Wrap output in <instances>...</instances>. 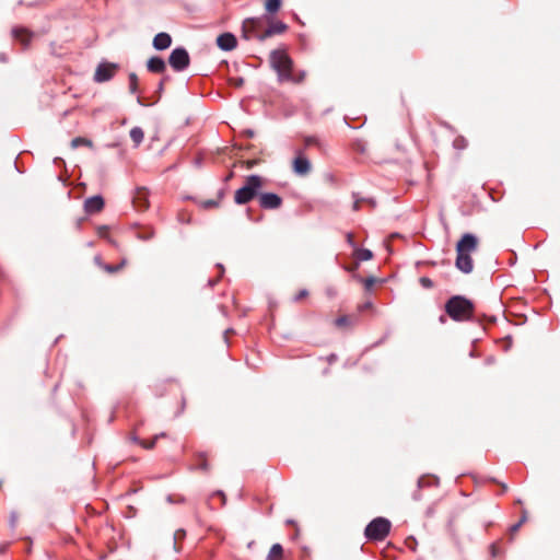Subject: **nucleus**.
<instances>
[{
    "mask_svg": "<svg viewBox=\"0 0 560 560\" xmlns=\"http://www.w3.org/2000/svg\"><path fill=\"white\" fill-rule=\"evenodd\" d=\"M168 62L175 71H184L190 63L189 54L184 47H177L171 52Z\"/></svg>",
    "mask_w": 560,
    "mask_h": 560,
    "instance_id": "6",
    "label": "nucleus"
},
{
    "mask_svg": "<svg viewBox=\"0 0 560 560\" xmlns=\"http://www.w3.org/2000/svg\"><path fill=\"white\" fill-rule=\"evenodd\" d=\"M213 495H218L221 498V505L225 504V495L222 491H217L215 493H213Z\"/></svg>",
    "mask_w": 560,
    "mask_h": 560,
    "instance_id": "37",
    "label": "nucleus"
},
{
    "mask_svg": "<svg viewBox=\"0 0 560 560\" xmlns=\"http://www.w3.org/2000/svg\"><path fill=\"white\" fill-rule=\"evenodd\" d=\"M390 530V522L384 517H376L365 527L364 534L369 540L382 541Z\"/></svg>",
    "mask_w": 560,
    "mask_h": 560,
    "instance_id": "5",
    "label": "nucleus"
},
{
    "mask_svg": "<svg viewBox=\"0 0 560 560\" xmlns=\"http://www.w3.org/2000/svg\"><path fill=\"white\" fill-rule=\"evenodd\" d=\"M161 436H164V434H161ZM159 438H160V435H155L154 439L151 441H144V440L139 441L138 439H135V440L138 441L143 448L151 450L154 447L155 442Z\"/></svg>",
    "mask_w": 560,
    "mask_h": 560,
    "instance_id": "28",
    "label": "nucleus"
},
{
    "mask_svg": "<svg viewBox=\"0 0 560 560\" xmlns=\"http://www.w3.org/2000/svg\"><path fill=\"white\" fill-rule=\"evenodd\" d=\"M266 22L268 23V27L264 31L266 39L273 35L283 34L288 30V25L281 21L266 18Z\"/></svg>",
    "mask_w": 560,
    "mask_h": 560,
    "instance_id": "9",
    "label": "nucleus"
},
{
    "mask_svg": "<svg viewBox=\"0 0 560 560\" xmlns=\"http://www.w3.org/2000/svg\"><path fill=\"white\" fill-rule=\"evenodd\" d=\"M104 207V200L101 196H93L85 200L84 209L88 213L100 212Z\"/></svg>",
    "mask_w": 560,
    "mask_h": 560,
    "instance_id": "15",
    "label": "nucleus"
},
{
    "mask_svg": "<svg viewBox=\"0 0 560 560\" xmlns=\"http://www.w3.org/2000/svg\"><path fill=\"white\" fill-rule=\"evenodd\" d=\"M217 282H218V279H215V280H209V285H210V287H213Z\"/></svg>",
    "mask_w": 560,
    "mask_h": 560,
    "instance_id": "43",
    "label": "nucleus"
},
{
    "mask_svg": "<svg viewBox=\"0 0 560 560\" xmlns=\"http://www.w3.org/2000/svg\"><path fill=\"white\" fill-rule=\"evenodd\" d=\"M218 206V202L214 201V200H208L205 202V207L206 208H213V207H217Z\"/></svg>",
    "mask_w": 560,
    "mask_h": 560,
    "instance_id": "38",
    "label": "nucleus"
},
{
    "mask_svg": "<svg viewBox=\"0 0 560 560\" xmlns=\"http://www.w3.org/2000/svg\"><path fill=\"white\" fill-rule=\"evenodd\" d=\"M265 180L259 175H249L245 178L244 185L234 194L236 205H246L259 195Z\"/></svg>",
    "mask_w": 560,
    "mask_h": 560,
    "instance_id": "3",
    "label": "nucleus"
},
{
    "mask_svg": "<svg viewBox=\"0 0 560 560\" xmlns=\"http://www.w3.org/2000/svg\"><path fill=\"white\" fill-rule=\"evenodd\" d=\"M346 236H347L348 244L355 248V243H354V240H353V234L352 233H347Z\"/></svg>",
    "mask_w": 560,
    "mask_h": 560,
    "instance_id": "36",
    "label": "nucleus"
},
{
    "mask_svg": "<svg viewBox=\"0 0 560 560\" xmlns=\"http://www.w3.org/2000/svg\"><path fill=\"white\" fill-rule=\"evenodd\" d=\"M0 60H1V61H5V60H7V58L4 57V55H3V54H0Z\"/></svg>",
    "mask_w": 560,
    "mask_h": 560,
    "instance_id": "46",
    "label": "nucleus"
},
{
    "mask_svg": "<svg viewBox=\"0 0 560 560\" xmlns=\"http://www.w3.org/2000/svg\"><path fill=\"white\" fill-rule=\"evenodd\" d=\"M521 526H522V525H521V523H516V524H514V525L511 527V533H512V534L516 533V532L520 529V527H521Z\"/></svg>",
    "mask_w": 560,
    "mask_h": 560,
    "instance_id": "39",
    "label": "nucleus"
},
{
    "mask_svg": "<svg viewBox=\"0 0 560 560\" xmlns=\"http://www.w3.org/2000/svg\"><path fill=\"white\" fill-rule=\"evenodd\" d=\"M167 80V78H164L163 80H161V82L159 83V92H161L164 88V83L165 81Z\"/></svg>",
    "mask_w": 560,
    "mask_h": 560,
    "instance_id": "40",
    "label": "nucleus"
},
{
    "mask_svg": "<svg viewBox=\"0 0 560 560\" xmlns=\"http://www.w3.org/2000/svg\"><path fill=\"white\" fill-rule=\"evenodd\" d=\"M218 267L220 268V276L223 273L224 269H223V266L222 265H218Z\"/></svg>",
    "mask_w": 560,
    "mask_h": 560,
    "instance_id": "45",
    "label": "nucleus"
},
{
    "mask_svg": "<svg viewBox=\"0 0 560 560\" xmlns=\"http://www.w3.org/2000/svg\"><path fill=\"white\" fill-rule=\"evenodd\" d=\"M354 201H353V210L358 211L361 208L362 203L369 205L371 208L375 207V201L372 198H361L358 194L352 195Z\"/></svg>",
    "mask_w": 560,
    "mask_h": 560,
    "instance_id": "19",
    "label": "nucleus"
},
{
    "mask_svg": "<svg viewBox=\"0 0 560 560\" xmlns=\"http://www.w3.org/2000/svg\"><path fill=\"white\" fill-rule=\"evenodd\" d=\"M308 295V291L303 289L301 291H299V293L295 295L294 300L298 302V301H301L302 299L306 298Z\"/></svg>",
    "mask_w": 560,
    "mask_h": 560,
    "instance_id": "33",
    "label": "nucleus"
},
{
    "mask_svg": "<svg viewBox=\"0 0 560 560\" xmlns=\"http://www.w3.org/2000/svg\"><path fill=\"white\" fill-rule=\"evenodd\" d=\"M334 360H336V355H335V354H331V355L329 357V361L331 362V361H334Z\"/></svg>",
    "mask_w": 560,
    "mask_h": 560,
    "instance_id": "48",
    "label": "nucleus"
},
{
    "mask_svg": "<svg viewBox=\"0 0 560 560\" xmlns=\"http://www.w3.org/2000/svg\"><path fill=\"white\" fill-rule=\"evenodd\" d=\"M147 68L152 73H162L165 71L166 65L161 57L154 56L148 60Z\"/></svg>",
    "mask_w": 560,
    "mask_h": 560,
    "instance_id": "18",
    "label": "nucleus"
},
{
    "mask_svg": "<svg viewBox=\"0 0 560 560\" xmlns=\"http://www.w3.org/2000/svg\"><path fill=\"white\" fill-rule=\"evenodd\" d=\"M266 18H248L242 25V35L245 39L266 40L264 35Z\"/></svg>",
    "mask_w": 560,
    "mask_h": 560,
    "instance_id": "4",
    "label": "nucleus"
},
{
    "mask_svg": "<svg viewBox=\"0 0 560 560\" xmlns=\"http://www.w3.org/2000/svg\"><path fill=\"white\" fill-rule=\"evenodd\" d=\"M363 283H364L365 288L369 290L370 288H372L374 285L375 278H373V277L366 278L363 280Z\"/></svg>",
    "mask_w": 560,
    "mask_h": 560,
    "instance_id": "34",
    "label": "nucleus"
},
{
    "mask_svg": "<svg viewBox=\"0 0 560 560\" xmlns=\"http://www.w3.org/2000/svg\"><path fill=\"white\" fill-rule=\"evenodd\" d=\"M172 44V37L170 34L161 32L156 34L153 38V47L156 50L167 49Z\"/></svg>",
    "mask_w": 560,
    "mask_h": 560,
    "instance_id": "17",
    "label": "nucleus"
},
{
    "mask_svg": "<svg viewBox=\"0 0 560 560\" xmlns=\"http://www.w3.org/2000/svg\"><path fill=\"white\" fill-rule=\"evenodd\" d=\"M144 138V132L140 127H133L130 130V139L133 141L135 145L138 147Z\"/></svg>",
    "mask_w": 560,
    "mask_h": 560,
    "instance_id": "23",
    "label": "nucleus"
},
{
    "mask_svg": "<svg viewBox=\"0 0 560 560\" xmlns=\"http://www.w3.org/2000/svg\"><path fill=\"white\" fill-rule=\"evenodd\" d=\"M357 318L348 315H342L335 320V325L339 328L353 326Z\"/></svg>",
    "mask_w": 560,
    "mask_h": 560,
    "instance_id": "21",
    "label": "nucleus"
},
{
    "mask_svg": "<svg viewBox=\"0 0 560 560\" xmlns=\"http://www.w3.org/2000/svg\"><path fill=\"white\" fill-rule=\"evenodd\" d=\"M455 265L460 271H463L465 273H469L474 269V262H472L471 256H470V254H466V253L463 254L460 252H456Z\"/></svg>",
    "mask_w": 560,
    "mask_h": 560,
    "instance_id": "14",
    "label": "nucleus"
},
{
    "mask_svg": "<svg viewBox=\"0 0 560 560\" xmlns=\"http://www.w3.org/2000/svg\"><path fill=\"white\" fill-rule=\"evenodd\" d=\"M283 548L280 544H275L269 550L267 560H282Z\"/></svg>",
    "mask_w": 560,
    "mask_h": 560,
    "instance_id": "20",
    "label": "nucleus"
},
{
    "mask_svg": "<svg viewBox=\"0 0 560 560\" xmlns=\"http://www.w3.org/2000/svg\"><path fill=\"white\" fill-rule=\"evenodd\" d=\"M138 103H139V104H141V105H143L142 100H141V97H140V96H138Z\"/></svg>",
    "mask_w": 560,
    "mask_h": 560,
    "instance_id": "49",
    "label": "nucleus"
},
{
    "mask_svg": "<svg viewBox=\"0 0 560 560\" xmlns=\"http://www.w3.org/2000/svg\"><path fill=\"white\" fill-rule=\"evenodd\" d=\"M217 45L224 51H231L237 46V39L232 33H223L217 37Z\"/></svg>",
    "mask_w": 560,
    "mask_h": 560,
    "instance_id": "12",
    "label": "nucleus"
},
{
    "mask_svg": "<svg viewBox=\"0 0 560 560\" xmlns=\"http://www.w3.org/2000/svg\"><path fill=\"white\" fill-rule=\"evenodd\" d=\"M125 265V260L121 261L120 265H117V266H114V265H104V269L109 272V273H113V272H116L118 270H120L122 268V266Z\"/></svg>",
    "mask_w": 560,
    "mask_h": 560,
    "instance_id": "30",
    "label": "nucleus"
},
{
    "mask_svg": "<svg viewBox=\"0 0 560 560\" xmlns=\"http://www.w3.org/2000/svg\"><path fill=\"white\" fill-rule=\"evenodd\" d=\"M354 256L358 260H370L373 257V254L370 249L366 248H354Z\"/></svg>",
    "mask_w": 560,
    "mask_h": 560,
    "instance_id": "24",
    "label": "nucleus"
},
{
    "mask_svg": "<svg viewBox=\"0 0 560 560\" xmlns=\"http://www.w3.org/2000/svg\"><path fill=\"white\" fill-rule=\"evenodd\" d=\"M478 240L475 235L466 233L462 236L456 245V252L471 254L477 249Z\"/></svg>",
    "mask_w": 560,
    "mask_h": 560,
    "instance_id": "8",
    "label": "nucleus"
},
{
    "mask_svg": "<svg viewBox=\"0 0 560 560\" xmlns=\"http://www.w3.org/2000/svg\"><path fill=\"white\" fill-rule=\"evenodd\" d=\"M368 307H371V303H365L364 305L360 306V310H365Z\"/></svg>",
    "mask_w": 560,
    "mask_h": 560,
    "instance_id": "42",
    "label": "nucleus"
},
{
    "mask_svg": "<svg viewBox=\"0 0 560 560\" xmlns=\"http://www.w3.org/2000/svg\"><path fill=\"white\" fill-rule=\"evenodd\" d=\"M467 145L466 139L464 137H457L454 140V147L458 150L465 149Z\"/></svg>",
    "mask_w": 560,
    "mask_h": 560,
    "instance_id": "29",
    "label": "nucleus"
},
{
    "mask_svg": "<svg viewBox=\"0 0 560 560\" xmlns=\"http://www.w3.org/2000/svg\"><path fill=\"white\" fill-rule=\"evenodd\" d=\"M81 145L92 147V141L86 138H82V137H77V138L72 139L71 147L73 149L81 147Z\"/></svg>",
    "mask_w": 560,
    "mask_h": 560,
    "instance_id": "26",
    "label": "nucleus"
},
{
    "mask_svg": "<svg viewBox=\"0 0 560 560\" xmlns=\"http://www.w3.org/2000/svg\"><path fill=\"white\" fill-rule=\"evenodd\" d=\"M12 35L14 39L19 40L23 45L24 48L28 46L33 37V33L24 27H14L12 30Z\"/></svg>",
    "mask_w": 560,
    "mask_h": 560,
    "instance_id": "16",
    "label": "nucleus"
},
{
    "mask_svg": "<svg viewBox=\"0 0 560 560\" xmlns=\"http://www.w3.org/2000/svg\"><path fill=\"white\" fill-rule=\"evenodd\" d=\"M525 521H526V516H525V514H524V515L522 516V518L520 520V522H518V523H521V525H522Z\"/></svg>",
    "mask_w": 560,
    "mask_h": 560,
    "instance_id": "44",
    "label": "nucleus"
},
{
    "mask_svg": "<svg viewBox=\"0 0 560 560\" xmlns=\"http://www.w3.org/2000/svg\"><path fill=\"white\" fill-rule=\"evenodd\" d=\"M315 144H318V140L315 137H307L305 139L306 147H311V145H315Z\"/></svg>",
    "mask_w": 560,
    "mask_h": 560,
    "instance_id": "35",
    "label": "nucleus"
},
{
    "mask_svg": "<svg viewBox=\"0 0 560 560\" xmlns=\"http://www.w3.org/2000/svg\"><path fill=\"white\" fill-rule=\"evenodd\" d=\"M185 536H186V532L184 529H177L174 533V545L176 546L177 541L184 539Z\"/></svg>",
    "mask_w": 560,
    "mask_h": 560,
    "instance_id": "31",
    "label": "nucleus"
},
{
    "mask_svg": "<svg viewBox=\"0 0 560 560\" xmlns=\"http://www.w3.org/2000/svg\"><path fill=\"white\" fill-rule=\"evenodd\" d=\"M282 203V199L273 192H265L259 195V205L264 209H278Z\"/></svg>",
    "mask_w": 560,
    "mask_h": 560,
    "instance_id": "10",
    "label": "nucleus"
},
{
    "mask_svg": "<svg viewBox=\"0 0 560 560\" xmlns=\"http://www.w3.org/2000/svg\"><path fill=\"white\" fill-rule=\"evenodd\" d=\"M106 231V226L100 229V234L103 235V232Z\"/></svg>",
    "mask_w": 560,
    "mask_h": 560,
    "instance_id": "47",
    "label": "nucleus"
},
{
    "mask_svg": "<svg viewBox=\"0 0 560 560\" xmlns=\"http://www.w3.org/2000/svg\"><path fill=\"white\" fill-rule=\"evenodd\" d=\"M133 205L139 211H144L149 208V191L147 188H138L133 196Z\"/></svg>",
    "mask_w": 560,
    "mask_h": 560,
    "instance_id": "13",
    "label": "nucleus"
},
{
    "mask_svg": "<svg viewBox=\"0 0 560 560\" xmlns=\"http://www.w3.org/2000/svg\"><path fill=\"white\" fill-rule=\"evenodd\" d=\"M118 69L116 63L102 62L97 66L94 73V81L97 83L107 82L114 78Z\"/></svg>",
    "mask_w": 560,
    "mask_h": 560,
    "instance_id": "7",
    "label": "nucleus"
},
{
    "mask_svg": "<svg viewBox=\"0 0 560 560\" xmlns=\"http://www.w3.org/2000/svg\"><path fill=\"white\" fill-rule=\"evenodd\" d=\"M281 8V0H266L265 9L268 13H276Z\"/></svg>",
    "mask_w": 560,
    "mask_h": 560,
    "instance_id": "25",
    "label": "nucleus"
},
{
    "mask_svg": "<svg viewBox=\"0 0 560 560\" xmlns=\"http://www.w3.org/2000/svg\"><path fill=\"white\" fill-rule=\"evenodd\" d=\"M270 63L278 73L280 81L300 83L305 78V72H300L299 74L293 72V61L284 50H272L270 54Z\"/></svg>",
    "mask_w": 560,
    "mask_h": 560,
    "instance_id": "1",
    "label": "nucleus"
},
{
    "mask_svg": "<svg viewBox=\"0 0 560 560\" xmlns=\"http://www.w3.org/2000/svg\"><path fill=\"white\" fill-rule=\"evenodd\" d=\"M420 282L421 284L424 287V288H432L433 287V282L431 279L427 278V277H422L420 279Z\"/></svg>",
    "mask_w": 560,
    "mask_h": 560,
    "instance_id": "32",
    "label": "nucleus"
},
{
    "mask_svg": "<svg viewBox=\"0 0 560 560\" xmlns=\"http://www.w3.org/2000/svg\"><path fill=\"white\" fill-rule=\"evenodd\" d=\"M129 91L132 94L138 93V77L136 73L129 74Z\"/></svg>",
    "mask_w": 560,
    "mask_h": 560,
    "instance_id": "27",
    "label": "nucleus"
},
{
    "mask_svg": "<svg viewBox=\"0 0 560 560\" xmlns=\"http://www.w3.org/2000/svg\"><path fill=\"white\" fill-rule=\"evenodd\" d=\"M445 311L453 320H468L472 317L474 304L464 296L455 295L446 302Z\"/></svg>",
    "mask_w": 560,
    "mask_h": 560,
    "instance_id": "2",
    "label": "nucleus"
},
{
    "mask_svg": "<svg viewBox=\"0 0 560 560\" xmlns=\"http://www.w3.org/2000/svg\"><path fill=\"white\" fill-rule=\"evenodd\" d=\"M311 168V162L300 152L293 161V172L299 176H305Z\"/></svg>",
    "mask_w": 560,
    "mask_h": 560,
    "instance_id": "11",
    "label": "nucleus"
},
{
    "mask_svg": "<svg viewBox=\"0 0 560 560\" xmlns=\"http://www.w3.org/2000/svg\"><path fill=\"white\" fill-rule=\"evenodd\" d=\"M242 84H243V79L242 78L235 80V85L236 86H240Z\"/></svg>",
    "mask_w": 560,
    "mask_h": 560,
    "instance_id": "41",
    "label": "nucleus"
},
{
    "mask_svg": "<svg viewBox=\"0 0 560 560\" xmlns=\"http://www.w3.org/2000/svg\"><path fill=\"white\" fill-rule=\"evenodd\" d=\"M195 469H200L203 471H208L210 469L209 463L207 460V457L203 453H199L196 456V464L194 466Z\"/></svg>",
    "mask_w": 560,
    "mask_h": 560,
    "instance_id": "22",
    "label": "nucleus"
}]
</instances>
